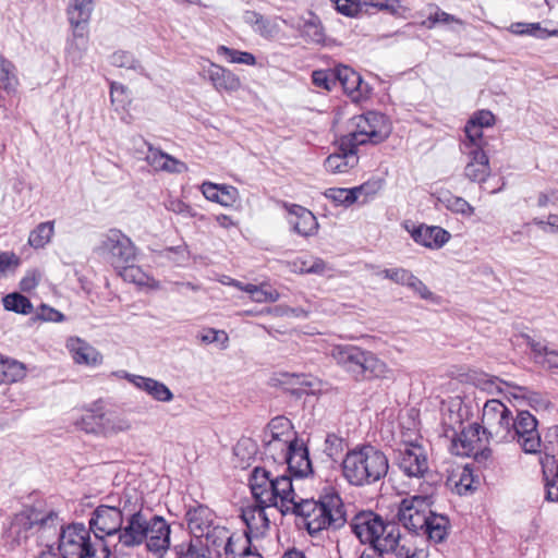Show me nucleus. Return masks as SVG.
<instances>
[{"instance_id":"6e6d98bb","label":"nucleus","mask_w":558,"mask_h":558,"mask_svg":"<svg viewBox=\"0 0 558 558\" xmlns=\"http://www.w3.org/2000/svg\"><path fill=\"white\" fill-rule=\"evenodd\" d=\"M116 509L120 510L123 520L130 517V513H134L137 510H142V507L133 501V496L129 493H124L119 497L118 504L113 505Z\"/></svg>"},{"instance_id":"13d9d810","label":"nucleus","mask_w":558,"mask_h":558,"mask_svg":"<svg viewBox=\"0 0 558 558\" xmlns=\"http://www.w3.org/2000/svg\"><path fill=\"white\" fill-rule=\"evenodd\" d=\"M243 546H246L245 535L228 537V542L223 546L226 558H239Z\"/></svg>"},{"instance_id":"0e129e2a","label":"nucleus","mask_w":558,"mask_h":558,"mask_svg":"<svg viewBox=\"0 0 558 558\" xmlns=\"http://www.w3.org/2000/svg\"><path fill=\"white\" fill-rule=\"evenodd\" d=\"M342 438L338 437L335 434H328L325 439L324 452L328 457L333 458L340 451H342Z\"/></svg>"},{"instance_id":"bf43d9fd","label":"nucleus","mask_w":558,"mask_h":558,"mask_svg":"<svg viewBox=\"0 0 558 558\" xmlns=\"http://www.w3.org/2000/svg\"><path fill=\"white\" fill-rule=\"evenodd\" d=\"M302 36L307 38L311 43L319 44L324 40V32L320 24L310 21L303 26Z\"/></svg>"},{"instance_id":"a211bd4d","label":"nucleus","mask_w":558,"mask_h":558,"mask_svg":"<svg viewBox=\"0 0 558 558\" xmlns=\"http://www.w3.org/2000/svg\"><path fill=\"white\" fill-rule=\"evenodd\" d=\"M283 207L289 215L288 222L295 233L304 238L317 233L318 222L311 210L298 204L283 203Z\"/></svg>"},{"instance_id":"473e14b6","label":"nucleus","mask_w":558,"mask_h":558,"mask_svg":"<svg viewBox=\"0 0 558 558\" xmlns=\"http://www.w3.org/2000/svg\"><path fill=\"white\" fill-rule=\"evenodd\" d=\"M243 21L262 37L269 38L272 37L276 33V27L271 24L270 20L256 11H244Z\"/></svg>"},{"instance_id":"79ce46f5","label":"nucleus","mask_w":558,"mask_h":558,"mask_svg":"<svg viewBox=\"0 0 558 558\" xmlns=\"http://www.w3.org/2000/svg\"><path fill=\"white\" fill-rule=\"evenodd\" d=\"M393 554L396 558H427L428 554L425 549L411 548L408 542L402 541L401 535L397 539V544L389 549V554Z\"/></svg>"},{"instance_id":"bb28decb","label":"nucleus","mask_w":558,"mask_h":558,"mask_svg":"<svg viewBox=\"0 0 558 558\" xmlns=\"http://www.w3.org/2000/svg\"><path fill=\"white\" fill-rule=\"evenodd\" d=\"M266 505L256 502L255 506L250 507L242 511V519L246 524L247 530L244 535L248 534L251 537L253 534L258 535L269 526V519L266 514Z\"/></svg>"},{"instance_id":"a878e982","label":"nucleus","mask_w":558,"mask_h":558,"mask_svg":"<svg viewBox=\"0 0 558 558\" xmlns=\"http://www.w3.org/2000/svg\"><path fill=\"white\" fill-rule=\"evenodd\" d=\"M66 347L77 364L96 366L102 362V355L99 351L80 338H70Z\"/></svg>"},{"instance_id":"423d86ee","label":"nucleus","mask_w":558,"mask_h":558,"mask_svg":"<svg viewBox=\"0 0 558 558\" xmlns=\"http://www.w3.org/2000/svg\"><path fill=\"white\" fill-rule=\"evenodd\" d=\"M248 485L256 502L277 507L283 514L289 512V506L296 495L291 476H274L270 471L262 466L252 470Z\"/></svg>"},{"instance_id":"39448f33","label":"nucleus","mask_w":558,"mask_h":558,"mask_svg":"<svg viewBox=\"0 0 558 558\" xmlns=\"http://www.w3.org/2000/svg\"><path fill=\"white\" fill-rule=\"evenodd\" d=\"M341 466L349 484L363 487L379 482L388 474L389 460L377 447L362 445L345 453Z\"/></svg>"},{"instance_id":"09e8293b","label":"nucleus","mask_w":558,"mask_h":558,"mask_svg":"<svg viewBox=\"0 0 558 558\" xmlns=\"http://www.w3.org/2000/svg\"><path fill=\"white\" fill-rule=\"evenodd\" d=\"M147 160L155 167L162 170L174 171L177 160L168 154L149 148Z\"/></svg>"},{"instance_id":"3c124183","label":"nucleus","mask_w":558,"mask_h":558,"mask_svg":"<svg viewBox=\"0 0 558 558\" xmlns=\"http://www.w3.org/2000/svg\"><path fill=\"white\" fill-rule=\"evenodd\" d=\"M232 535L229 533V530L225 526L214 524L210 529L204 533L203 537L207 541V546L210 544L214 547H220L222 544L228 542V537Z\"/></svg>"},{"instance_id":"e2e57ef3","label":"nucleus","mask_w":558,"mask_h":558,"mask_svg":"<svg viewBox=\"0 0 558 558\" xmlns=\"http://www.w3.org/2000/svg\"><path fill=\"white\" fill-rule=\"evenodd\" d=\"M201 340L204 343L221 342L222 348H227L229 337L223 330L209 328L201 335Z\"/></svg>"},{"instance_id":"393cba45","label":"nucleus","mask_w":558,"mask_h":558,"mask_svg":"<svg viewBox=\"0 0 558 558\" xmlns=\"http://www.w3.org/2000/svg\"><path fill=\"white\" fill-rule=\"evenodd\" d=\"M527 345L532 352L533 361L547 371L558 372V351L547 345L545 341L527 337Z\"/></svg>"},{"instance_id":"5fc2aeb1","label":"nucleus","mask_w":558,"mask_h":558,"mask_svg":"<svg viewBox=\"0 0 558 558\" xmlns=\"http://www.w3.org/2000/svg\"><path fill=\"white\" fill-rule=\"evenodd\" d=\"M411 274L410 270L404 268H386L377 272L378 276L402 286H407Z\"/></svg>"},{"instance_id":"c756f323","label":"nucleus","mask_w":558,"mask_h":558,"mask_svg":"<svg viewBox=\"0 0 558 558\" xmlns=\"http://www.w3.org/2000/svg\"><path fill=\"white\" fill-rule=\"evenodd\" d=\"M384 527L385 532L378 533V543H373L368 549L379 554H389V549L397 544L400 536V526L396 522L384 520Z\"/></svg>"},{"instance_id":"72a5a7b5","label":"nucleus","mask_w":558,"mask_h":558,"mask_svg":"<svg viewBox=\"0 0 558 558\" xmlns=\"http://www.w3.org/2000/svg\"><path fill=\"white\" fill-rule=\"evenodd\" d=\"M24 364L0 355V384L15 383L25 377Z\"/></svg>"},{"instance_id":"a19ab883","label":"nucleus","mask_w":558,"mask_h":558,"mask_svg":"<svg viewBox=\"0 0 558 558\" xmlns=\"http://www.w3.org/2000/svg\"><path fill=\"white\" fill-rule=\"evenodd\" d=\"M130 428L131 423L128 418L120 415H106L104 413V436L126 432Z\"/></svg>"},{"instance_id":"774afa93","label":"nucleus","mask_w":558,"mask_h":558,"mask_svg":"<svg viewBox=\"0 0 558 558\" xmlns=\"http://www.w3.org/2000/svg\"><path fill=\"white\" fill-rule=\"evenodd\" d=\"M533 223L545 232L558 233V215L556 214H550L546 221L541 218H534Z\"/></svg>"},{"instance_id":"2eb2a0df","label":"nucleus","mask_w":558,"mask_h":558,"mask_svg":"<svg viewBox=\"0 0 558 558\" xmlns=\"http://www.w3.org/2000/svg\"><path fill=\"white\" fill-rule=\"evenodd\" d=\"M359 163L357 148L349 138L341 136L336 142V149L324 162L330 173H345Z\"/></svg>"},{"instance_id":"052dcab7","label":"nucleus","mask_w":558,"mask_h":558,"mask_svg":"<svg viewBox=\"0 0 558 558\" xmlns=\"http://www.w3.org/2000/svg\"><path fill=\"white\" fill-rule=\"evenodd\" d=\"M447 208L453 213L471 216L474 208L462 197L451 196L447 199Z\"/></svg>"},{"instance_id":"20e7f679","label":"nucleus","mask_w":558,"mask_h":558,"mask_svg":"<svg viewBox=\"0 0 558 558\" xmlns=\"http://www.w3.org/2000/svg\"><path fill=\"white\" fill-rule=\"evenodd\" d=\"M289 512L303 518L311 536H317L324 530H339L347 522L343 501L336 492L322 495L317 500L304 499L296 494Z\"/></svg>"},{"instance_id":"69168bd1","label":"nucleus","mask_w":558,"mask_h":558,"mask_svg":"<svg viewBox=\"0 0 558 558\" xmlns=\"http://www.w3.org/2000/svg\"><path fill=\"white\" fill-rule=\"evenodd\" d=\"M118 271L124 278V280H129L137 284L145 283V275L141 271L138 267H135L133 264H130V266H128L126 268L118 269Z\"/></svg>"},{"instance_id":"7c9ffc66","label":"nucleus","mask_w":558,"mask_h":558,"mask_svg":"<svg viewBox=\"0 0 558 558\" xmlns=\"http://www.w3.org/2000/svg\"><path fill=\"white\" fill-rule=\"evenodd\" d=\"M175 558H211L209 547L202 539H190L173 547Z\"/></svg>"},{"instance_id":"49530a36","label":"nucleus","mask_w":558,"mask_h":558,"mask_svg":"<svg viewBox=\"0 0 558 558\" xmlns=\"http://www.w3.org/2000/svg\"><path fill=\"white\" fill-rule=\"evenodd\" d=\"M544 452L546 457L555 458L558 454V425L550 426L544 437L541 439V450L537 453Z\"/></svg>"},{"instance_id":"6ab92c4d","label":"nucleus","mask_w":558,"mask_h":558,"mask_svg":"<svg viewBox=\"0 0 558 558\" xmlns=\"http://www.w3.org/2000/svg\"><path fill=\"white\" fill-rule=\"evenodd\" d=\"M283 461L288 465V471L295 477L302 478L313 472L308 449L305 444L296 437L290 440V449Z\"/></svg>"},{"instance_id":"4c0bfd02","label":"nucleus","mask_w":558,"mask_h":558,"mask_svg":"<svg viewBox=\"0 0 558 558\" xmlns=\"http://www.w3.org/2000/svg\"><path fill=\"white\" fill-rule=\"evenodd\" d=\"M53 232V221L41 222L29 233L28 244L34 248H43L50 242Z\"/></svg>"},{"instance_id":"5701e85b","label":"nucleus","mask_w":558,"mask_h":558,"mask_svg":"<svg viewBox=\"0 0 558 558\" xmlns=\"http://www.w3.org/2000/svg\"><path fill=\"white\" fill-rule=\"evenodd\" d=\"M185 519L195 539H201L204 533L215 524V513L204 505L189 508Z\"/></svg>"},{"instance_id":"4d7b16f0","label":"nucleus","mask_w":558,"mask_h":558,"mask_svg":"<svg viewBox=\"0 0 558 558\" xmlns=\"http://www.w3.org/2000/svg\"><path fill=\"white\" fill-rule=\"evenodd\" d=\"M363 4L391 14H398L401 9L400 0H363Z\"/></svg>"},{"instance_id":"338daca9","label":"nucleus","mask_w":558,"mask_h":558,"mask_svg":"<svg viewBox=\"0 0 558 558\" xmlns=\"http://www.w3.org/2000/svg\"><path fill=\"white\" fill-rule=\"evenodd\" d=\"M511 31L518 35L527 34L536 37V35H539L541 32H543V28L541 27L539 23H514L511 25Z\"/></svg>"},{"instance_id":"f257e3e1","label":"nucleus","mask_w":558,"mask_h":558,"mask_svg":"<svg viewBox=\"0 0 558 558\" xmlns=\"http://www.w3.org/2000/svg\"><path fill=\"white\" fill-rule=\"evenodd\" d=\"M482 434L486 442L496 445L517 442L529 454L541 450L538 422L529 411H512L500 400L484 403L481 418Z\"/></svg>"},{"instance_id":"8fccbe9b","label":"nucleus","mask_w":558,"mask_h":558,"mask_svg":"<svg viewBox=\"0 0 558 558\" xmlns=\"http://www.w3.org/2000/svg\"><path fill=\"white\" fill-rule=\"evenodd\" d=\"M470 379L476 387L488 392H493L494 390L500 391L501 389L499 385L504 384V381L498 377L489 376L484 373H474L470 376Z\"/></svg>"},{"instance_id":"c03bdc74","label":"nucleus","mask_w":558,"mask_h":558,"mask_svg":"<svg viewBox=\"0 0 558 558\" xmlns=\"http://www.w3.org/2000/svg\"><path fill=\"white\" fill-rule=\"evenodd\" d=\"M146 393L160 402H170L173 399L172 391L161 381L149 377Z\"/></svg>"},{"instance_id":"37998d69","label":"nucleus","mask_w":558,"mask_h":558,"mask_svg":"<svg viewBox=\"0 0 558 558\" xmlns=\"http://www.w3.org/2000/svg\"><path fill=\"white\" fill-rule=\"evenodd\" d=\"M324 195L338 206L349 207L354 204V192L344 187H331Z\"/></svg>"},{"instance_id":"f704fd0d","label":"nucleus","mask_w":558,"mask_h":558,"mask_svg":"<svg viewBox=\"0 0 558 558\" xmlns=\"http://www.w3.org/2000/svg\"><path fill=\"white\" fill-rule=\"evenodd\" d=\"M0 83L8 94H14L20 84L16 66L3 57H0Z\"/></svg>"},{"instance_id":"9b49d317","label":"nucleus","mask_w":558,"mask_h":558,"mask_svg":"<svg viewBox=\"0 0 558 558\" xmlns=\"http://www.w3.org/2000/svg\"><path fill=\"white\" fill-rule=\"evenodd\" d=\"M123 522L120 510L114 506L99 505L90 514L89 530L97 541L105 539V536H118Z\"/></svg>"},{"instance_id":"a18cd8bd","label":"nucleus","mask_w":558,"mask_h":558,"mask_svg":"<svg viewBox=\"0 0 558 558\" xmlns=\"http://www.w3.org/2000/svg\"><path fill=\"white\" fill-rule=\"evenodd\" d=\"M336 66L328 70H316L312 73V82L316 87L331 90L336 87Z\"/></svg>"},{"instance_id":"0eeeda50","label":"nucleus","mask_w":558,"mask_h":558,"mask_svg":"<svg viewBox=\"0 0 558 558\" xmlns=\"http://www.w3.org/2000/svg\"><path fill=\"white\" fill-rule=\"evenodd\" d=\"M90 530L83 523L62 524L52 539H58V549L63 558H109L110 549L106 539L92 541Z\"/></svg>"},{"instance_id":"7ed1b4c3","label":"nucleus","mask_w":558,"mask_h":558,"mask_svg":"<svg viewBox=\"0 0 558 558\" xmlns=\"http://www.w3.org/2000/svg\"><path fill=\"white\" fill-rule=\"evenodd\" d=\"M397 517L409 532L426 536L429 543L441 544L449 535V518L430 509L429 496L415 495L402 499Z\"/></svg>"},{"instance_id":"f03ea898","label":"nucleus","mask_w":558,"mask_h":558,"mask_svg":"<svg viewBox=\"0 0 558 558\" xmlns=\"http://www.w3.org/2000/svg\"><path fill=\"white\" fill-rule=\"evenodd\" d=\"M60 526L59 513L52 509H44L41 505L24 507L15 513L3 531L4 544L14 549L26 544L28 538L37 535L41 545L50 547V541L57 535Z\"/></svg>"},{"instance_id":"4be33fe9","label":"nucleus","mask_w":558,"mask_h":558,"mask_svg":"<svg viewBox=\"0 0 558 558\" xmlns=\"http://www.w3.org/2000/svg\"><path fill=\"white\" fill-rule=\"evenodd\" d=\"M468 162L464 168L465 177L472 182H485L490 173L489 159L482 147H473L468 150Z\"/></svg>"},{"instance_id":"f8f14e48","label":"nucleus","mask_w":558,"mask_h":558,"mask_svg":"<svg viewBox=\"0 0 558 558\" xmlns=\"http://www.w3.org/2000/svg\"><path fill=\"white\" fill-rule=\"evenodd\" d=\"M124 522L125 525L122 524L119 531L118 542L113 545L114 550L119 547L121 549L138 547L147 538L148 518L142 510L130 513Z\"/></svg>"},{"instance_id":"aec40b11","label":"nucleus","mask_w":558,"mask_h":558,"mask_svg":"<svg viewBox=\"0 0 558 558\" xmlns=\"http://www.w3.org/2000/svg\"><path fill=\"white\" fill-rule=\"evenodd\" d=\"M485 440L480 423L470 424L452 439V451L459 456H476L482 450V441Z\"/></svg>"},{"instance_id":"2f4dec72","label":"nucleus","mask_w":558,"mask_h":558,"mask_svg":"<svg viewBox=\"0 0 558 558\" xmlns=\"http://www.w3.org/2000/svg\"><path fill=\"white\" fill-rule=\"evenodd\" d=\"M88 38L86 28H73V38L68 41L65 53L73 63H77L87 49Z\"/></svg>"},{"instance_id":"f3484780","label":"nucleus","mask_w":558,"mask_h":558,"mask_svg":"<svg viewBox=\"0 0 558 558\" xmlns=\"http://www.w3.org/2000/svg\"><path fill=\"white\" fill-rule=\"evenodd\" d=\"M336 76V86L339 84L344 93L355 102L366 98L372 90L360 73L348 65H337Z\"/></svg>"},{"instance_id":"603ef678","label":"nucleus","mask_w":558,"mask_h":558,"mask_svg":"<svg viewBox=\"0 0 558 558\" xmlns=\"http://www.w3.org/2000/svg\"><path fill=\"white\" fill-rule=\"evenodd\" d=\"M330 2L340 14L348 17H356L364 7L361 0H330Z\"/></svg>"},{"instance_id":"412c9836","label":"nucleus","mask_w":558,"mask_h":558,"mask_svg":"<svg viewBox=\"0 0 558 558\" xmlns=\"http://www.w3.org/2000/svg\"><path fill=\"white\" fill-rule=\"evenodd\" d=\"M411 236L417 244L437 250L442 247L450 240L451 235L441 227L420 225L413 228Z\"/></svg>"},{"instance_id":"ea45409f","label":"nucleus","mask_w":558,"mask_h":558,"mask_svg":"<svg viewBox=\"0 0 558 558\" xmlns=\"http://www.w3.org/2000/svg\"><path fill=\"white\" fill-rule=\"evenodd\" d=\"M217 53L221 57H225L230 63H239L246 65L256 64L255 56L247 51H240L221 45L217 48Z\"/></svg>"},{"instance_id":"9d476101","label":"nucleus","mask_w":558,"mask_h":558,"mask_svg":"<svg viewBox=\"0 0 558 558\" xmlns=\"http://www.w3.org/2000/svg\"><path fill=\"white\" fill-rule=\"evenodd\" d=\"M97 252L116 270L126 268L136 259V246L126 234L118 229H110L104 234Z\"/></svg>"},{"instance_id":"c85d7f7f","label":"nucleus","mask_w":558,"mask_h":558,"mask_svg":"<svg viewBox=\"0 0 558 558\" xmlns=\"http://www.w3.org/2000/svg\"><path fill=\"white\" fill-rule=\"evenodd\" d=\"M93 9V0H71L68 16L72 28L87 29Z\"/></svg>"},{"instance_id":"cd10ccee","label":"nucleus","mask_w":558,"mask_h":558,"mask_svg":"<svg viewBox=\"0 0 558 558\" xmlns=\"http://www.w3.org/2000/svg\"><path fill=\"white\" fill-rule=\"evenodd\" d=\"M206 199L218 203L222 206H230L235 202L238 191L233 186L218 185L211 182H204L201 186Z\"/></svg>"},{"instance_id":"e433bc0d","label":"nucleus","mask_w":558,"mask_h":558,"mask_svg":"<svg viewBox=\"0 0 558 558\" xmlns=\"http://www.w3.org/2000/svg\"><path fill=\"white\" fill-rule=\"evenodd\" d=\"M265 454L271 457L275 461H283L288 450L290 449V440L282 439L278 434L270 433V438L267 436L264 439Z\"/></svg>"},{"instance_id":"864d4df0","label":"nucleus","mask_w":558,"mask_h":558,"mask_svg":"<svg viewBox=\"0 0 558 558\" xmlns=\"http://www.w3.org/2000/svg\"><path fill=\"white\" fill-rule=\"evenodd\" d=\"M110 62L112 65L118 68L142 70L140 62L133 57L131 52L128 51L120 50L113 52L110 57Z\"/></svg>"},{"instance_id":"58836bf2","label":"nucleus","mask_w":558,"mask_h":558,"mask_svg":"<svg viewBox=\"0 0 558 558\" xmlns=\"http://www.w3.org/2000/svg\"><path fill=\"white\" fill-rule=\"evenodd\" d=\"M2 302L3 307L7 311L24 315H28L33 312V304L31 303L29 299L19 292H13L5 295Z\"/></svg>"},{"instance_id":"6e6552de","label":"nucleus","mask_w":558,"mask_h":558,"mask_svg":"<svg viewBox=\"0 0 558 558\" xmlns=\"http://www.w3.org/2000/svg\"><path fill=\"white\" fill-rule=\"evenodd\" d=\"M336 363L355 380L386 377L388 367L375 353L353 344H338L331 350Z\"/></svg>"},{"instance_id":"c9c22d12","label":"nucleus","mask_w":558,"mask_h":558,"mask_svg":"<svg viewBox=\"0 0 558 558\" xmlns=\"http://www.w3.org/2000/svg\"><path fill=\"white\" fill-rule=\"evenodd\" d=\"M77 427L89 434L104 435V413L100 408L87 411L76 423Z\"/></svg>"},{"instance_id":"de8ad7c7","label":"nucleus","mask_w":558,"mask_h":558,"mask_svg":"<svg viewBox=\"0 0 558 558\" xmlns=\"http://www.w3.org/2000/svg\"><path fill=\"white\" fill-rule=\"evenodd\" d=\"M465 137L468 142H464V147L468 150H473V147H482L484 149V140H483V128L476 125L475 123L468 121L464 128Z\"/></svg>"},{"instance_id":"1a4fd4ad","label":"nucleus","mask_w":558,"mask_h":558,"mask_svg":"<svg viewBox=\"0 0 558 558\" xmlns=\"http://www.w3.org/2000/svg\"><path fill=\"white\" fill-rule=\"evenodd\" d=\"M354 130L343 135L357 148L360 145L379 144L389 137L391 124L388 118L377 111H367L352 118Z\"/></svg>"},{"instance_id":"dca6fc26","label":"nucleus","mask_w":558,"mask_h":558,"mask_svg":"<svg viewBox=\"0 0 558 558\" xmlns=\"http://www.w3.org/2000/svg\"><path fill=\"white\" fill-rule=\"evenodd\" d=\"M147 538L144 544L148 551L162 557L170 547L171 527L161 515L148 518Z\"/></svg>"},{"instance_id":"b1692460","label":"nucleus","mask_w":558,"mask_h":558,"mask_svg":"<svg viewBox=\"0 0 558 558\" xmlns=\"http://www.w3.org/2000/svg\"><path fill=\"white\" fill-rule=\"evenodd\" d=\"M206 77L211 82L214 87L218 92H235L241 86L240 78L230 70L211 63L207 70H205Z\"/></svg>"},{"instance_id":"ddd939ff","label":"nucleus","mask_w":558,"mask_h":558,"mask_svg":"<svg viewBox=\"0 0 558 558\" xmlns=\"http://www.w3.org/2000/svg\"><path fill=\"white\" fill-rule=\"evenodd\" d=\"M396 462L401 472L409 477H423L428 472L426 451L417 444H409L399 448Z\"/></svg>"},{"instance_id":"4468645a","label":"nucleus","mask_w":558,"mask_h":558,"mask_svg":"<svg viewBox=\"0 0 558 558\" xmlns=\"http://www.w3.org/2000/svg\"><path fill=\"white\" fill-rule=\"evenodd\" d=\"M350 527L359 541L369 547L373 543H378V533L385 532L384 519L373 511L355 514L350 522Z\"/></svg>"},{"instance_id":"680f3d73","label":"nucleus","mask_w":558,"mask_h":558,"mask_svg":"<svg viewBox=\"0 0 558 558\" xmlns=\"http://www.w3.org/2000/svg\"><path fill=\"white\" fill-rule=\"evenodd\" d=\"M407 287L417 293L423 300H432L434 296L426 284L413 274H411Z\"/></svg>"}]
</instances>
